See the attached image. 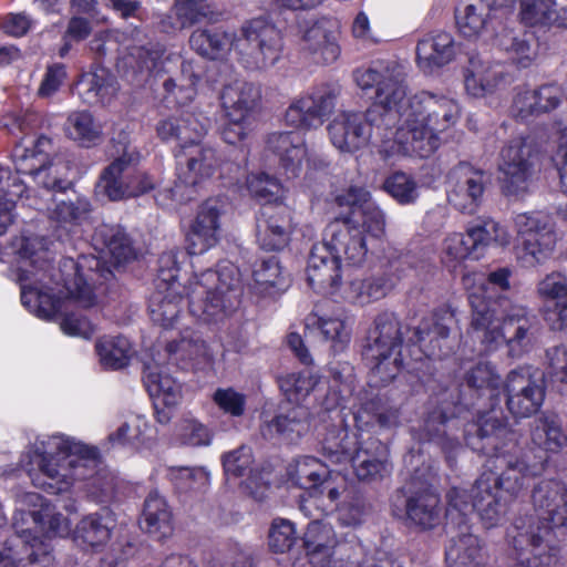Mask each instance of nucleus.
Here are the masks:
<instances>
[{"label":"nucleus","instance_id":"a19ab883","mask_svg":"<svg viewBox=\"0 0 567 567\" xmlns=\"http://www.w3.org/2000/svg\"><path fill=\"white\" fill-rule=\"evenodd\" d=\"M236 42L235 33L218 28L196 29L189 38L190 48L210 60L224 59L233 49L236 51Z\"/></svg>","mask_w":567,"mask_h":567},{"label":"nucleus","instance_id":"bf43d9fd","mask_svg":"<svg viewBox=\"0 0 567 567\" xmlns=\"http://www.w3.org/2000/svg\"><path fill=\"white\" fill-rule=\"evenodd\" d=\"M175 440L183 446L203 447L213 442V431L197 417L185 414L175 425Z\"/></svg>","mask_w":567,"mask_h":567},{"label":"nucleus","instance_id":"cd10ccee","mask_svg":"<svg viewBox=\"0 0 567 567\" xmlns=\"http://www.w3.org/2000/svg\"><path fill=\"white\" fill-rule=\"evenodd\" d=\"M509 74L498 63H491L480 56L470 59L465 71L466 92L474 97H484L509 82Z\"/></svg>","mask_w":567,"mask_h":567},{"label":"nucleus","instance_id":"f3484780","mask_svg":"<svg viewBox=\"0 0 567 567\" xmlns=\"http://www.w3.org/2000/svg\"><path fill=\"white\" fill-rule=\"evenodd\" d=\"M341 86L337 83H320L295 100L286 111V122L297 128L311 130L323 124L337 105Z\"/></svg>","mask_w":567,"mask_h":567},{"label":"nucleus","instance_id":"a878e982","mask_svg":"<svg viewBox=\"0 0 567 567\" xmlns=\"http://www.w3.org/2000/svg\"><path fill=\"white\" fill-rule=\"evenodd\" d=\"M209 127V118L200 114L185 112L158 122L157 135L165 142H175L179 151L202 142Z\"/></svg>","mask_w":567,"mask_h":567},{"label":"nucleus","instance_id":"052dcab7","mask_svg":"<svg viewBox=\"0 0 567 567\" xmlns=\"http://www.w3.org/2000/svg\"><path fill=\"white\" fill-rule=\"evenodd\" d=\"M328 476V467L313 456L300 457L289 470L291 482L301 488H317Z\"/></svg>","mask_w":567,"mask_h":567},{"label":"nucleus","instance_id":"9b49d317","mask_svg":"<svg viewBox=\"0 0 567 567\" xmlns=\"http://www.w3.org/2000/svg\"><path fill=\"white\" fill-rule=\"evenodd\" d=\"M402 342L403 334L396 317L388 312L378 316L363 353L382 383L393 380L402 367Z\"/></svg>","mask_w":567,"mask_h":567},{"label":"nucleus","instance_id":"393cba45","mask_svg":"<svg viewBox=\"0 0 567 567\" xmlns=\"http://www.w3.org/2000/svg\"><path fill=\"white\" fill-rule=\"evenodd\" d=\"M221 204L218 199H208L199 207L196 218L186 237L189 255H202L219 240Z\"/></svg>","mask_w":567,"mask_h":567},{"label":"nucleus","instance_id":"412c9836","mask_svg":"<svg viewBox=\"0 0 567 567\" xmlns=\"http://www.w3.org/2000/svg\"><path fill=\"white\" fill-rule=\"evenodd\" d=\"M548 529L530 524L519 528L512 537L516 563L511 567H551L558 561L559 548L550 544L546 536Z\"/></svg>","mask_w":567,"mask_h":567},{"label":"nucleus","instance_id":"0eeeda50","mask_svg":"<svg viewBox=\"0 0 567 567\" xmlns=\"http://www.w3.org/2000/svg\"><path fill=\"white\" fill-rule=\"evenodd\" d=\"M405 72L403 66L392 62L375 69H359L354 80L362 90L375 87L373 104L368 109L370 118H375L395 137L394 126L405 120L411 99L406 97Z\"/></svg>","mask_w":567,"mask_h":567},{"label":"nucleus","instance_id":"e433bc0d","mask_svg":"<svg viewBox=\"0 0 567 567\" xmlns=\"http://www.w3.org/2000/svg\"><path fill=\"white\" fill-rule=\"evenodd\" d=\"M497 467H504L498 476L483 474L489 476L492 481V489H496L501 494H508L509 498L516 497L527 485L530 476L529 466L522 460L513 455L503 453L496 454Z\"/></svg>","mask_w":567,"mask_h":567},{"label":"nucleus","instance_id":"37998d69","mask_svg":"<svg viewBox=\"0 0 567 567\" xmlns=\"http://www.w3.org/2000/svg\"><path fill=\"white\" fill-rule=\"evenodd\" d=\"M115 525L113 514L103 508L83 517L74 530V540L84 546L97 547L106 543Z\"/></svg>","mask_w":567,"mask_h":567},{"label":"nucleus","instance_id":"58836bf2","mask_svg":"<svg viewBox=\"0 0 567 567\" xmlns=\"http://www.w3.org/2000/svg\"><path fill=\"white\" fill-rule=\"evenodd\" d=\"M205 73L204 65L196 60H184L177 75L164 81L166 93L181 105L192 102L197 94V85Z\"/></svg>","mask_w":567,"mask_h":567},{"label":"nucleus","instance_id":"4be33fe9","mask_svg":"<svg viewBox=\"0 0 567 567\" xmlns=\"http://www.w3.org/2000/svg\"><path fill=\"white\" fill-rule=\"evenodd\" d=\"M487 184L486 174L468 163L455 166L449 175L447 198L452 206L465 214H474L482 203Z\"/></svg>","mask_w":567,"mask_h":567},{"label":"nucleus","instance_id":"dca6fc26","mask_svg":"<svg viewBox=\"0 0 567 567\" xmlns=\"http://www.w3.org/2000/svg\"><path fill=\"white\" fill-rule=\"evenodd\" d=\"M61 267L60 279L65 289V297L83 308L96 305L97 285H102L112 277V271L94 257H83L79 262L65 259Z\"/></svg>","mask_w":567,"mask_h":567},{"label":"nucleus","instance_id":"b1692460","mask_svg":"<svg viewBox=\"0 0 567 567\" xmlns=\"http://www.w3.org/2000/svg\"><path fill=\"white\" fill-rule=\"evenodd\" d=\"M344 258L343 251H339L328 243L327 229L323 243L312 247L307 266V281L317 292L333 295L340 285V259Z\"/></svg>","mask_w":567,"mask_h":567},{"label":"nucleus","instance_id":"0e129e2a","mask_svg":"<svg viewBox=\"0 0 567 567\" xmlns=\"http://www.w3.org/2000/svg\"><path fill=\"white\" fill-rule=\"evenodd\" d=\"M465 381L468 386L487 391L491 396H498L504 385L497 370L489 362H478L472 367L465 374Z\"/></svg>","mask_w":567,"mask_h":567},{"label":"nucleus","instance_id":"7c9ffc66","mask_svg":"<svg viewBox=\"0 0 567 567\" xmlns=\"http://www.w3.org/2000/svg\"><path fill=\"white\" fill-rule=\"evenodd\" d=\"M145 385L154 401L156 420L162 424H168L172 420L171 410L182 400V385L163 370L150 371L145 375Z\"/></svg>","mask_w":567,"mask_h":567},{"label":"nucleus","instance_id":"aec40b11","mask_svg":"<svg viewBox=\"0 0 567 567\" xmlns=\"http://www.w3.org/2000/svg\"><path fill=\"white\" fill-rule=\"evenodd\" d=\"M51 545L28 530L17 529L0 544V567H52Z\"/></svg>","mask_w":567,"mask_h":567},{"label":"nucleus","instance_id":"39448f33","mask_svg":"<svg viewBox=\"0 0 567 567\" xmlns=\"http://www.w3.org/2000/svg\"><path fill=\"white\" fill-rule=\"evenodd\" d=\"M499 311L474 295L471 298V329L487 351L506 343L512 355L527 351L536 338V320L527 309L511 299H501Z\"/></svg>","mask_w":567,"mask_h":567},{"label":"nucleus","instance_id":"79ce46f5","mask_svg":"<svg viewBox=\"0 0 567 567\" xmlns=\"http://www.w3.org/2000/svg\"><path fill=\"white\" fill-rule=\"evenodd\" d=\"M513 433L508 430L506 422L502 416L492 410L486 414L482 415L477 423V440L482 444H476L471 437H466L467 444L473 450L480 451L484 454L494 455L499 454V443L504 440H511Z\"/></svg>","mask_w":567,"mask_h":567},{"label":"nucleus","instance_id":"49530a36","mask_svg":"<svg viewBox=\"0 0 567 567\" xmlns=\"http://www.w3.org/2000/svg\"><path fill=\"white\" fill-rule=\"evenodd\" d=\"M225 474L228 477H243L248 475L245 481L246 488L256 498H262L264 492L268 488L266 484H257L252 475V452L248 446H240L234 451L227 452L221 457Z\"/></svg>","mask_w":567,"mask_h":567},{"label":"nucleus","instance_id":"c9c22d12","mask_svg":"<svg viewBox=\"0 0 567 567\" xmlns=\"http://www.w3.org/2000/svg\"><path fill=\"white\" fill-rule=\"evenodd\" d=\"M76 89L79 95L87 104H110L118 92V83L114 74L103 66L81 75Z\"/></svg>","mask_w":567,"mask_h":567},{"label":"nucleus","instance_id":"6e6552de","mask_svg":"<svg viewBox=\"0 0 567 567\" xmlns=\"http://www.w3.org/2000/svg\"><path fill=\"white\" fill-rule=\"evenodd\" d=\"M328 132L332 145L343 153H354L371 143L384 158L401 155V152L386 151V145L398 144L396 136L391 138L385 127L370 118L368 110L339 113L328 125Z\"/></svg>","mask_w":567,"mask_h":567},{"label":"nucleus","instance_id":"e2e57ef3","mask_svg":"<svg viewBox=\"0 0 567 567\" xmlns=\"http://www.w3.org/2000/svg\"><path fill=\"white\" fill-rule=\"evenodd\" d=\"M31 517L47 538L64 537L70 533V520L49 503H41L40 508L31 513Z\"/></svg>","mask_w":567,"mask_h":567},{"label":"nucleus","instance_id":"c03bdc74","mask_svg":"<svg viewBox=\"0 0 567 567\" xmlns=\"http://www.w3.org/2000/svg\"><path fill=\"white\" fill-rule=\"evenodd\" d=\"M252 278L256 291L264 296L281 293L289 286V276L276 256L256 262Z\"/></svg>","mask_w":567,"mask_h":567},{"label":"nucleus","instance_id":"4d7b16f0","mask_svg":"<svg viewBox=\"0 0 567 567\" xmlns=\"http://www.w3.org/2000/svg\"><path fill=\"white\" fill-rule=\"evenodd\" d=\"M100 362L106 369H122L128 364L132 355L130 341L123 336L102 337L96 341Z\"/></svg>","mask_w":567,"mask_h":567},{"label":"nucleus","instance_id":"72a5a7b5","mask_svg":"<svg viewBox=\"0 0 567 567\" xmlns=\"http://www.w3.org/2000/svg\"><path fill=\"white\" fill-rule=\"evenodd\" d=\"M520 20L529 27L566 29L567 9L564 0H520Z\"/></svg>","mask_w":567,"mask_h":567},{"label":"nucleus","instance_id":"2f4dec72","mask_svg":"<svg viewBox=\"0 0 567 567\" xmlns=\"http://www.w3.org/2000/svg\"><path fill=\"white\" fill-rule=\"evenodd\" d=\"M267 146L278 156L288 177H297L300 174L308 154L305 138L300 133H272L268 136Z\"/></svg>","mask_w":567,"mask_h":567},{"label":"nucleus","instance_id":"f03ea898","mask_svg":"<svg viewBox=\"0 0 567 567\" xmlns=\"http://www.w3.org/2000/svg\"><path fill=\"white\" fill-rule=\"evenodd\" d=\"M406 110L405 120L395 128L398 144L386 145L388 152L429 157L440 146V134L461 116L455 99L427 91L413 95Z\"/></svg>","mask_w":567,"mask_h":567},{"label":"nucleus","instance_id":"774afa93","mask_svg":"<svg viewBox=\"0 0 567 567\" xmlns=\"http://www.w3.org/2000/svg\"><path fill=\"white\" fill-rule=\"evenodd\" d=\"M319 383V377L311 371L293 372L279 379V386L291 402L308 396Z\"/></svg>","mask_w":567,"mask_h":567},{"label":"nucleus","instance_id":"c85d7f7f","mask_svg":"<svg viewBox=\"0 0 567 567\" xmlns=\"http://www.w3.org/2000/svg\"><path fill=\"white\" fill-rule=\"evenodd\" d=\"M302 50L316 63L331 64L337 61L341 53L337 25L328 20L313 23L302 37Z\"/></svg>","mask_w":567,"mask_h":567},{"label":"nucleus","instance_id":"6ab92c4d","mask_svg":"<svg viewBox=\"0 0 567 567\" xmlns=\"http://www.w3.org/2000/svg\"><path fill=\"white\" fill-rule=\"evenodd\" d=\"M502 391L506 394L509 412L518 417H527L536 413L545 399L543 373L532 367L511 371Z\"/></svg>","mask_w":567,"mask_h":567},{"label":"nucleus","instance_id":"bb28decb","mask_svg":"<svg viewBox=\"0 0 567 567\" xmlns=\"http://www.w3.org/2000/svg\"><path fill=\"white\" fill-rule=\"evenodd\" d=\"M290 231L289 208L282 204L264 205L257 224L260 246L266 250H279L288 244Z\"/></svg>","mask_w":567,"mask_h":567},{"label":"nucleus","instance_id":"9d476101","mask_svg":"<svg viewBox=\"0 0 567 567\" xmlns=\"http://www.w3.org/2000/svg\"><path fill=\"white\" fill-rule=\"evenodd\" d=\"M236 270L224 266L219 271L206 270L190 280L187 291L190 312L203 320L213 321L221 318L231 307L226 295L236 282Z\"/></svg>","mask_w":567,"mask_h":567},{"label":"nucleus","instance_id":"de8ad7c7","mask_svg":"<svg viewBox=\"0 0 567 567\" xmlns=\"http://www.w3.org/2000/svg\"><path fill=\"white\" fill-rule=\"evenodd\" d=\"M458 533L452 537L446 557L466 567H480L484 561V550L480 539L470 532L467 525L457 526Z\"/></svg>","mask_w":567,"mask_h":567},{"label":"nucleus","instance_id":"c756f323","mask_svg":"<svg viewBox=\"0 0 567 567\" xmlns=\"http://www.w3.org/2000/svg\"><path fill=\"white\" fill-rule=\"evenodd\" d=\"M473 508L477 512L485 528L501 525L506 517L508 498L492 489L489 476H481L472 487Z\"/></svg>","mask_w":567,"mask_h":567},{"label":"nucleus","instance_id":"5701e85b","mask_svg":"<svg viewBox=\"0 0 567 567\" xmlns=\"http://www.w3.org/2000/svg\"><path fill=\"white\" fill-rule=\"evenodd\" d=\"M177 254L168 251L159 258V280L165 284V289L158 290L152 297L151 315L155 323L172 328L181 311L182 297L175 293V281L177 279ZM158 285V289H161Z\"/></svg>","mask_w":567,"mask_h":567},{"label":"nucleus","instance_id":"4468645a","mask_svg":"<svg viewBox=\"0 0 567 567\" xmlns=\"http://www.w3.org/2000/svg\"><path fill=\"white\" fill-rule=\"evenodd\" d=\"M535 159V148L525 137L512 138L503 146L498 171L501 189L506 197L520 199L530 192Z\"/></svg>","mask_w":567,"mask_h":567},{"label":"nucleus","instance_id":"f257e3e1","mask_svg":"<svg viewBox=\"0 0 567 567\" xmlns=\"http://www.w3.org/2000/svg\"><path fill=\"white\" fill-rule=\"evenodd\" d=\"M52 241L44 235L24 230L11 243L16 255L12 269L21 287L22 303L38 317L50 319L61 309V297L55 295L59 282L51 274Z\"/></svg>","mask_w":567,"mask_h":567},{"label":"nucleus","instance_id":"a211bd4d","mask_svg":"<svg viewBox=\"0 0 567 567\" xmlns=\"http://www.w3.org/2000/svg\"><path fill=\"white\" fill-rule=\"evenodd\" d=\"M532 502L534 509L543 515V520L540 518H529L527 523L520 520L516 525V533H519V528H528L530 524L538 525L548 529L546 538L560 549L550 536L554 528L567 532V486L556 480L540 481L533 489Z\"/></svg>","mask_w":567,"mask_h":567},{"label":"nucleus","instance_id":"2eb2a0df","mask_svg":"<svg viewBox=\"0 0 567 567\" xmlns=\"http://www.w3.org/2000/svg\"><path fill=\"white\" fill-rule=\"evenodd\" d=\"M175 186L169 189L172 199L186 202L192 199L195 187L209 179L220 167L221 158L209 145H195L176 153Z\"/></svg>","mask_w":567,"mask_h":567},{"label":"nucleus","instance_id":"a18cd8bd","mask_svg":"<svg viewBox=\"0 0 567 567\" xmlns=\"http://www.w3.org/2000/svg\"><path fill=\"white\" fill-rule=\"evenodd\" d=\"M436 493L424 491L412 495L405 501V515L410 522L423 529L439 525L442 508Z\"/></svg>","mask_w":567,"mask_h":567},{"label":"nucleus","instance_id":"864d4df0","mask_svg":"<svg viewBox=\"0 0 567 567\" xmlns=\"http://www.w3.org/2000/svg\"><path fill=\"white\" fill-rule=\"evenodd\" d=\"M143 528L151 535L163 538L172 532V513L166 501L156 492L150 493L144 503Z\"/></svg>","mask_w":567,"mask_h":567},{"label":"nucleus","instance_id":"603ef678","mask_svg":"<svg viewBox=\"0 0 567 567\" xmlns=\"http://www.w3.org/2000/svg\"><path fill=\"white\" fill-rule=\"evenodd\" d=\"M302 540L307 555L310 557L329 555L331 551H337L340 546H348L340 543L333 526L326 519L310 522Z\"/></svg>","mask_w":567,"mask_h":567},{"label":"nucleus","instance_id":"09e8293b","mask_svg":"<svg viewBox=\"0 0 567 567\" xmlns=\"http://www.w3.org/2000/svg\"><path fill=\"white\" fill-rule=\"evenodd\" d=\"M496 44L519 68H528L537 55V45L532 34L504 30L496 37Z\"/></svg>","mask_w":567,"mask_h":567},{"label":"nucleus","instance_id":"7ed1b4c3","mask_svg":"<svg viewBox=\"0 0 567 567\" xmlns=\"http://www.w3.org/2000/svg\"><path fill=\"white\" fill-rule=\"evenodd\" d=\"M29 457L33 484L52 494L66 492L76 480L91 477L99 462L96 449L59 435L37 443Z\"/></svg>","mask_w":567,"mask_h":567},{"label":"nucleus","instance_id":"5fc2aeb1","mask_svg":"<svg viewBox=\"0 0 567 567\" xmlns=\"http://www.w3.org/2000/svg\"><path fill=\"white\" fill-rule=\"evenodd\" d=\"M530 439L536 446L548 452H558L567 444V435L554 414H544L534 420Z\"/></svg>","mask_w":567,"mask_h":567},{"label":"nucleus","instance_id":"473e14b6","mask_svg":"<svg viewBox=\"0 0 567 567\" xmlns=\"http://www.w3.org/2000/svg\"><path fill=\"white\" fill-rule=\"evenodd\" d=\"M539 295L547 300L545 319L554 330L567 326V278L561 272L547 275L538 285Z\"/></svg>","mask_w":567,"mask_h":567},{"label":"nucleus","instance_id":"8fccbe9b","mask_svg":"<svg viewBox=\"0 0 567 567\" xmlns=\"http://www.w3.org/2000/svg\"><path fill=\"white\" fill-rule=\"evenodd\" d=\"M512 0H476L468 3L456 13V24L460 32L467 38L477 37L485 29L488 11L507 6Z\"/></svg>","mask_w":567,"mask_h":567},{"label":"nucleus","instance_id":"6e6d98bb","mask_svg":"<svg viewBox=\"0 0 567 567\" xmlns=\"http://www.w3.org/2000/svg\"><path fill=\"white\" fill-rule=\"evenodd\" d=\"M449 421L441 409H434L424 421L423 432L429 441L434 442L442 449L446 460L452 462L461 445L457 437L447 432L450 429Z\"/></svg>","mask_w":567,"mask_h":567},{"label":"nucleus","instance_id":"ea45409f","mask_svg":"<svg viewBox=\"0 0 567 567\" xmlns=\"http://www.w3.org/2000/svg\"><path fill=\"white\" fill-rule=\"evenodd\" d=\"M260 100L259 89L247 82H236L225 86L221 93V104L226 116H245L252 121Z\"/></svg>","mask_w":567,"mask_h":567},{"label":"nucleus","instance_id":"ddd939ff","mask_svg":"<svg viewBox=\"0 0 567 567\" xmlns=\"http://www.w3.org/2000/svg\"><path fill=\"white\" fill-rule=\"evenodd\" d=\"M282 47L280 30L268 20L257 18L243 25L236 52L247 69L261 70L275 65Z\"/></svg>","mask_w":567,"mask_h":567},{"label":"nucleus","instance_id":"13d9d810","mask_svg":"<svg viewBox=\"0 0 567 567\" xmlns=\"http://www.w3.org/2000/svg\"><path fill=\"white\" fill-rule=\"evenodd\" d=\"M206 16L203 0H177L169 14L161 22L165 32L177 31L199 21Z\"/></svg>","mask_w":567,"mask_h":567},{"label":"nucleus","instance_id":"20e7f679","mask_svg":"<svg viewBox=\"0 0 567 567\" xmlns=\"http://www.w3.org/2000/svg\"><path fill=\"white\" fill-rule=\"evenodd\" d=\"M337 202L340 206L350 207V212L327 226L328 243L343 251L349 264L361 265L368 252V240L380 239L384 235L385 216L363 187L350 186L337 197Z\"/></svg>","mask_w":567,"mask_h":567},{"label":"nucleus","instance_id":"680f3d73","mask_svg":"<svg viewBox=\"0 0 567 567\" xmlns=\"http://www.w3.org/2000/svg\"><path fill=\"white\" fill-rule=\"evenodd\" d=\"M511 270L507 268H498L492 272H489L486 279L468 295V302L471 303V298L474 295L482 297L485 302L494 303L492 308H496L497 312L499 311L501 299H509L504 292L508 291L511 288L509 284Z\"/></svg>","mask_w":567,"mask_h":567},{"label":"nucleus","instance_id":"4c0bfd02","mask_svg":"<svg viewBox=\"0 0 567 567\" xmlns=\"http://www.w3.org/2000/svg\"><path fill=\"white\" fill-rule=\"evenodd\" d=\"M309 430L308 412L302 406L289 410L286 414H278L269 421H265L260 427L265 439H280L296 442Z\"/></svg>","mask_w":567,"mask_h":567},{"label":"nucleus","instance_id":"3c124183","mask_svg":"<svg viewBox=\"0 0 567 567\" xmlns=\"http://www.w3.org/2000/svg\"><path fill=\"white\" fill-rule=\"evenodd\" d=\"M25 190L27 187L19 176L0 166V236L13 224L17 200Z\"/></svg>","mask_w":567,"mask_h":567},{"label":"nucleus","instance_id":"f8f14e48","mask_svg":"<svg viewBox=\"0 0 567 567\" xmlns=\"http://www.w3.org/2000/svg\"><path fill=\"white\" fill-rule=\"evenodd\" d=\"M52 150L48 137H39L32 146L17 145L13 161L17 174L29 175L45 189L62 190L66 188L69 164L60 157L50 158Z\"/></svg>","mask_w":567,"mask_h":567},{"label":"nucleus","instance_id":"1a4fd4ad","mask_svg":"<svg viewBox=\"0 0 567 567\" xmlns=\"http://www.w3.org/2000/svg\"><path fill=\"white\" fill-rule=\"evenodd\" d=\"M517 233L515 256L525 268L545 262L553 254L557 234L553 217L542 210L520 213L514 219Z\"/></svg>","mask_w":567,"mask_h":567},{"label":"nucleus","instance_id":"338daca9","mask_svg":"<svg viewBox=\"0 0 567 567\" xmlns=\"http://www.w3.org/2000/svg\"><path fill=\"white\" fill-rule=\"evenodd\" d=\"M97 236L103 239L104 252L115 265L124 264L134 257V250L126 234L121 229L104 227Z\"/></svg>","mask_w":567,"mask_h":567},{"label":"nucleus","instance_id":"69168bd1","mask_svg":"<svg viewBox=\"0 0 567 567\" xmlns=\"http://www.w3.org/2000/svg\"><path fill=\"white\" fill-rule=\"evenodd\" d=\"M150 425L144 417L135 416L123 423L115 432L109 436V442L113 446H127L140 449L147 441V430Z\"/></svg>","mask_w":567,"mask_h":567},{"label":"nucleus","instance_id":"f704fd0d","mask_svg":"<svg viewBox=\"0 0 567 567\" xmlns=\"http://www.w3.org/2000/svg\"><path fill=\"white\" fill-rule=\"evenodd\" d=\"M454 55L453 37L444 31L425 34L416 45L417 64L424 72H432L450 63Z\"/></svg>","mask_w":567,"mask_h":567},{"label":"nucleus","instance_id":"423d86ee","mask_svg":"<svg viewBox=\"0 0 567 567\" xmlns=\"http://www.w3.org/2000/svg\"><path fill=\"white\" fill-rule=\"evenodd\" d=\"M353 430L332 429L323 441V451L333 463H351L359 480H370L389 472L388 451L382 442L363 430L355 416Z\"/></svg>","mask_w":567,"mask_h":567}]
</instances>
